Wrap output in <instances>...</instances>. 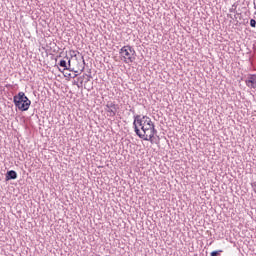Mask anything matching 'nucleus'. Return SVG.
I'll use <instances>...</instances> for the list:
<instances>
[{"mask_svg": "<svg viewBox=\"0 0 256 256\" xmlns=\"http://www.w3.org/2000/svg\"><path fill=\"white\" fill-rule=\"evenodd\" d=\"M132 113H135V111H133V110H130Z\"/></svg>", "mask_w": 256, "mask_h": 256, "instance_id": "nucleus-15", "label": "nucleus"}, {"mask_svg": "<svg viewBox=\"0 0 256 256\" xmlns=\"http://www.w3.org/2000/svg\"><path fill=\"white\" fill-rule=\"evenodd\" d=\"M66 59L68 60V64L67 68H64V71H73V69L71 68V59H69V57H66Z\"/></svg>", "mask_w": 256, "mask_h": 256, "instance_id": "nucleus-8", "label": "nucleus"}, {"mask_svg": "<svg viewBox=\"0 0 256 256\" xmlns=\"http://www.w3.org/2000/svg\"><path fill=\"white\" fill-rule=\"evenodd\" d=\"M250 26L253 27V28L256 27V20L255 19L250 20Z\"/></svg>", "mask_w": 256, "mask_h": 256, "instance_id": "nucleus-10", "label": "nucleus"}, {"mask_svg": "<svg viewBox=\"0 0 256 256\" xmlns=\"http://www.w3.org/2000/svg\"><path fill=\"white\" fill-rule=\"evenodd\" d=\"M58 65L59 67H63L64 69H67V65H68L67 60H60Z\"/></svg>", "mask_w": 256, "mask_h": 256, "instance_id": "nucleus-7", "label": "nucleus"}, {"mask_svg": "<svg viewBox=\"0 0 256 256\" xmlns=\"http://www.w3.org/2000/svg\"><path fill=\"white\" fill-rule=\"evenodd\" d=\"M105 107V111L108 113V117H115V115H117L119 105L115 104V102L109 101Z\"/></svg>", "mask_w": 256, "mask_h": 256, "instance_id": "nucleus-4", "label": "nucleus"}, {"mask_svg": "<svg viewBox=\"0 0 256 256\" xmlns=\"http://www.w3.org/2000/svg\"><path fill=\"white\" fill-rule=\"evenodd\" d=\"M133 128L139 139L153 143V137L157 135V129H155V124L148 116L135 115Z\"/></svg>", "mask_w": 256, "mask_h": 256, "instance_id": "nucleus-1", "label": "nucleus"}, {"mask_svg": "<svg viewBox=\"0 0 256 256\" xmlns=\"http://www.w3.org/2000/svg\"><path fill=\"white\" fill-rule=\"evenodd\" d=\"M119 54L122 57V60L124 63H133L135 61V57H137V52H135V49L132 46H124L120 49Z\"/></svg>", "mask_w": 256, "mask_h": 256, "instance_id": "nucleus-3", "label": "nucleus"}, {"mask_svg": "<svg viewBox=\"0 0 256 256\" xmlns=\"http://www.w3.org/2000/svg\"><path fill=\"white\" fill-rule=\"evenodd\" d=\"M14 179H17V172L15 170L7 171L5 180L6 181H11V180H14Z\"/></svg>", "mask_w": 256, "mask_h": 256, "instance_id": "nucleus-6", "label": "nucleus"}, {"mask_svg": "<svg viewBox=\"0 0 256 256\" xmlns=\"http://www.w3.org/2000/svg\"><path fill=\"white\" fill-rule=\"evenodd\" d=\"M253 186L256 187V182L253 183Z\"/></svg>", "mask_w": 256, "mask_h": 256, "instance_id": "nucleus-13", "label": "nucleus"}, {"mask_svg": "<svg viewBox=\"0 0 256 256\" xmlns=\"http://www.w3.org/2000/svg\"><path fill=\"white\" fill-rule=\"evenodd\" d=\"M247 87L250 89H256V74L248 75L247 79L245 80Z\"/></svg>", "mask_w": 256, "mask_h": 256, "instance_id": "nucleus-5", "label": "nucleus"}, {"mask_svg": "<svg viewBox=\"0 0 256 256\" xmlns=\"http://www.w3.org/2000/svg\"><path fill=\"white\" fill-rule=\"evenodd\" d=\"M74 77H77V74H75Z\"/></svg>", "mask_w": 256, "mask_h": 256, "instance_id": "nucleus-16", "label": "nucleus"}, {"mask_svg": "<svg viewBox=\"0 0 256 256\" xmlns=\"http://www.w3.org/2000/svg\"><path fill=\"white\" fill-rule=\"evenodd\" d=\"M13 103L19 111H29L31 100L25 95V92H19L13 97Z\"/></svg>", "mask_w": 256, "mask_h": 256, "instance_id": "nucleus-2", "label": "nucleus"}, {"mask_svg": "<svg viewBox=\"0 0 256 256\" xmlns=\"http://www.w3.org/2000/svg\"><path fill=\"white\" fill-rule=\"evenodd\" d=\"M73 85H79V82L74 81Z\"/></svg>", "mask_w": 256, "mask_h": 256, "instance_id": "nucleus-11", "label": "nucleus"}, {"mask_svg": "<svg viewBox=\"0 0 256 256\" xmlns=\"http://www.w3.org/2000/svg\"><path fill=\"white\" fill-rule=\"evenodd\" d=\"M80 84L83 85V80H81Z\"/></svg>", "mask_w": 256, "mask_h": 256, "instance_id": "nucleus-14", "label": "nucleus"}, {"mask_svg": "<svg viewBox=\"0 0 256 256\" xmlns=\"http://www.w3.org/2000/svg\"><path fill=\"white\" fill-rule=\"evenodd\" d=\"M78 88H80L81 87V85L80 84H78V85H76Z\"/></svg>", "mask_w": 256, "mask_h": 256, "instance_id": "nucleus-12", "label": "nucleus"}, {"mask_svg": "<svg viewBox=\"0 0 256 256\" xmlns=\"http://www.w3.org/2000/svg\"><path fill=\"white\" fill-rule=\"evenodd\" d=\"M221 253H223V250H216L211 252L210 256H219Z\"/></svg>", "mask_w": 256, "mask_h": 256, "instance_id": "nucleus-9", "label": "nucleus"}]
</instances>
